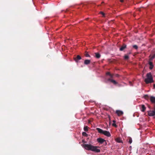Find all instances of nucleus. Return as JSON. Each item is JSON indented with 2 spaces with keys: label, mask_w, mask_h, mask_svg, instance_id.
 Here are the masks:
<instances>
[{
  "label": "nucleus",
  "mask_w": 155,
  "mask_h": 155,
  "mask_svg": "<svg viewBox=\"0 0 155 155\" xmlns=\"http://www.w3.org/2000/svg\"><path fill=\"white\" fill-rule=\"evenodd\" d=\"M91 61L89 60H86L84 61V64H90Z\"/></svg>",
  "instance_id": "11"
},
{
  "label": "nucleus",
  "mask_w": 155,
  "mask_h": 155,
  "mask_svg": "<svg viewBox=\"0 0 155 155\" xmlns=\"http://www.w3.org/2000/svg\"><path fill=\"white\" fill-rule=\"evenodd\" d=\"M133 48H135L136 49H137V45H134L133 46Z\"/></svg>",
  "instance_id": "21"
},
{
  "label": "nucleus",
  "mask_w": 155,
  "mask_h": 155,
  "mask_svg": "<svg viewBox=\"0 0 155 155\" xmlns=\"http://www.w3.org/2000/svg\"><path fill=\"white\" fill-rule=\"evenodd\" d=\"M153 109H154V110H153L155 111V104L154 105V108H153Z\"/></svg>",
  "instance_id": "30"
},
{
  "label": "nucleus",
  "mask_w": 155,
  "mask_h": 155,
  "mask_svg": "<svg viewBox=\"0 0 155 155\" xmlns=\"http://www.w3.org/2000/svg\"><path fill=\"white\" fill-rule=\"evenodd\" d=\"M141 108H142V110H141V111H142L143 112H144L145 111V110H146V107H145V106L143 105H141Z\"/></svg>",
  "instance_id": "12"
},
{
  "label": "nucleus",
  "mask_w": 155,
  "mask_h": 155,
  "mask_svg": "<svg viewBox=\"0 0 155 155\" xmlns=\"http://www.w3.org/2000/svg\"><path fill=\"white\" fill-rule=\"evenodd\" d=\"M150 101L151 103L154 104H155V97L153 96H150Z\"/></svg>",
  "instance_id": "6"
},
{
  "label": "nucleus",
  "mask_w": 155,
  "mask_h": 155,
  "mask_svg": "<svg viewBox=\"0 0 155 155\" xmlns=\"http://www.w3.org/2000/svg\"><path fill=\"white\" fill-rule=\"evenodd\" d=\"M108 81H110L114 84H117V82L116 81L110 78H109L108 79Z\"/></svg>",
  "instance_id": "9"
},
{
  "label": "nucleus",
  "mask_w": 155,
  "mask_h": 155,
  "mask_svg": "<svg viewBox=\"0 0 155 155\" xmlns=\"http://www.w3.org/2000/svg\"><path fill=\"white\" fill-rule=\"evenodd\" d=\"M124 59L125 60H127L129 59V56L127 55H125L124 56Z\"/></svg>",
  "instance_id": "17"
},
{
  "label": "nucleus",
  "mask_w": 155,
  "mask_h": 155,
  "mask_svg": "<svg viewBox=\"0 0 155 155\" xmlns=\"http://www.w3.org/2000/svg\"><path fill=\"white\" fill-rule=\"evenodd\" d=\"M81 59V57L80 55H77L76 57L74 58V60L76 61V62L78 63V61L80 60Z\"/></svg>",
  "instance_id": "8"
},
{
  "label": "nucleus",
  "mask_w": 155,
  "mask_h": 155,
  "mask_svg": "<svg viewBox=\"0 0 155 155\" xmlns=\"http://www.w3.org/2000/svg\"><path fill=\"white\" fill-rule=\"evenodd\" d=\"M150 97L147 94H146L144 95L143 97L144 98V99L148 101L149 99H150Z\"/></svg>",
  "instance_id": "14"
},
{
  "label": "nucleus",
  "mask_w": 155,
  "mask_h": 155,
  "mask_svg": "<svg viewBox=\"0 0 155 155\" xmlns=\"http://www.w3.org/2000/svg\"><path fill=\"white\" fill-rule=\"evenodd\" d=\"M116 141L118 143H122V141L120 137H117L115 139Z\"/></svg>",
  "instance_id": "13"
},
{
  "label": "nucleus",
  "mask_w": 155,
  "mask_h": 155,
  "mask_svg": "<svg viewBox=\"0 0 155 155\" xmlns=\"http://www.w3.org/2000/svg\"><path fill=\"white\" fill-rule=\"evenodd\" d=\"M119 76V75L118 74H115V76L116 77H118Z\"/></svg>",
  "instance_id": "28"
},
{
  "label": "nucleus",
  "mask_w": 155,
  "mask_h": 155,
  "mask_svg": "<svg viewBox=\"0 0 155 155\" xmlns=\"http://www.w3.org/2000/svg\"><path fill=\"white\" fill-rule=\"evenodd\" d=\"M126 45L125 44H124V45H123V46H121V48H120V49H119V50H120V51H123L124 49L126 48Z\"/></svg>",
  "instance_id": "10"
},
{
  "label": "nucleus",
  "mask_w": 155,
  "mask_h": 155,
  "mask_svg": "<svg viewBox=\"0 0 155 155\" xmlns=\"http://www.w3.org/2000/svg\"><path fill=\"white\" fill-rule=\"evenodd\" d=\"M81 146H82V147L84 148V149L88 150H91L96 153H99L100 152V150L97 148L99 147H98L94 146L91 144H81Z\"/></svg>",
  "instance_id": "1"
},
{
  "label": "nucleus",
  "mask_w": 155,
  "mask_h": 155,
  "mask_svg": "<svg viewBox=\"0 0 155 155\" xmlns=\"http://www.w3.org/2000/svg\"><path fill=\"white\" fill-rule=\"evenodd\" d=\"M82 135H83V136H85V137H87V134L86 133H85V132H84L82 133Z\"/></svg>",
  "instance_id": "20"
},
{
  "label": "nucleus",
  "mask_w": 155,
  "mask_h": 155,
  "mask_svg": "<svg viewBox=\"0 0 155 155\" xmlns=\"http://www.w3.org/2000/svg\"><path fill=\"white\" fill-rule=\"evenodd\" d=\"M85 56L86 57H90V55L88 54V53L87 52H85Z\"/></svg>",
  "instance_id": "18"
},
{
  "label": "nucleus",
  "mask_w": 155,
  "mask_h": 155,
  "mask_svg": "<svg viewBox=\"0 0 155 155\" xmlns=\"http://www.w3.org/2000/svg\"><path fill=\"white\" fill-rule=\"evenodd\" d=\"M129 143L131 144V143L132 142V139L131 138H129Z\"/></svg>",
  "instance_id": "19"
},
{
  "label": "nucleus",
  "mask_w": 155,
  "mask_h": 155,
  "mask_svg": "<svg viewBox=\"0 0 155 155\" xmlns=\"http://www.w3.org/2000/svg\"><path fill=\"white\" fill-rule=\"evenodd\" d=\"M113 123H115L116 121L115 120H113Z\"/></svg>",
  "instance_id": "32"
},
{
  "label": "nucleus",
  "mask_w": 155,
  "mask_h": 155,
  "mask_svg": "<svg viewBox=\"0 0 155 155\" xmlns=\"http://www.w3.org/2000/svg\"><path fill=\"white\" fill-rule=\"evenodd\" d=\"M153 66H150V67H149L150 69V70L152 69V68H153Z\"/></svg>",
  "instance_id": "25"
},
{
  "label": "nucleus",
  "mask_w": 155,
  "mask_h": 155,
  "mask_svg": "<svg viewBox=\"0 0 155 155\" xmlns=\"http://www.w3.org/2000/svg\"><path fill=\"white\" fill-rule=\"evenodd\" d=\"M120 1L121 2H124V0H120Z\"/></svg>",
  "instance_id": "31"
},
{
  "label": "nucleus",
  "mask_w": 155,
  "mask_h": 155,
  "mask_svg": "<svg viewBox=\"0 0 155 155\" xmlns=\"http://www.w3.org/2000/svg\"><path fill=\"white\" fill-rule=\"evenodd\" d=\"M98 143L102 144L104 142H105V144H106V142L105 140L101 138H99L97 139Z\"/></svg>",
  "instance_id": "4"
},
{
  "label": "nucleus",
  "mask_w": 155,
  "mask_h": 155,
  "mask_svg": "<svg viewBox=\"0 0 155 155\" xmlns=\"http://www.w3.org/2000/svg\"><path fill=\"white\" fill-rule=\"evenodd\" d=\"M153 87H154V88L155 89V84H153Z\"/></svg>",
  "instance_id": "33"
},
{
  "label": "nucleus",
  "mask_w": 155,
  "mask_h": 155,
  "mask_svg": "<svg viewBox=\"0 0 155 155\" xmlns=\"http://www.w3.org/2000/svg\"><path fill=\"white\" fill-rule=\"evenodd\" d=\"M149 64L150 66H153V63L151 61L149 62Z\"/></svg>",
  "instance_id": "22"
},
{
  "label": "nucleus",
  "mask_w": 155,
  "mask_h": 155,
  "mask_svg": "<svg viewBox=\"0 0 155 155\" xmlns=\"http://www.w3.org/2000/svg\"><path fill=\"white\" fill-rule=\"evenodd\" d=\"M147 78H145L144 81L146 84L152 83L153 82V77L150 73L147 74Z\"/></svg>",
  "instance_id": "2"
},
{
  "label": "nucleus",
  "mask_w": 155,
  "mask_h": 155,
  "mask_svg": "<svg viewBox=\"0 0 155 155\" xmlns=\"http://www.w3.org/2000/svg\"><path fill=\"white\" fill-rule=\"evenodd\" d=\"M100 13L103 15V17H104V15H105V14H104V13H103V12H100Z\"/></svg>",
  "instance_id": "24"
},
{
  "label": "nucleus",
  "mask_w": 155,
  "mask_h": 155,
  "mask_svg": "<svg viewBox=\"0 0 155 155\" xmlns=\"http://www.w3.org/2000/svg\"><path fill=\"white\" fill-rule=\"evenodd\" d=\"M95 57L96 58H100L101 55L100 54H99V53H95Z\"/></svg>",
  "instance_id": "15"
},
{
  "label": "nucleus",
  "mask_w": 155,
  "mask_h": 155,
  "mask_svg": "<svg viewBox=\"0 0 155 155\" xmlns=\"http://www.w3.org/2000/svg\"><path fill=\"white\" fill-rule=\"evenodd\" d=\"M116 113L117 116H120L123 114V112L122 111L118 110H116Z\"/></svg>",
  "instance_id": "7"
},
{
  "label": "nucleus",
  "mask_w": 155,
  "mask_h": 155,
  "mask_svg": "<svg viewBox=\"0 0 155 155\" xmlns=\"http://www.w3.org/2000/svg\"><path fill=\"white\" fill-rule=\"evenodd\" d=\"M155 58V54H154V55L152 56V57H151V58L152 59H154Z\"/></svg>",
  "instance_id": "27"
},
{
  "label": "nucleus",
  "mask_w": 155,
  "mask_h": 155,
  "mask_svg": "<svg viewBox=\"0 0 155 155\" xmlns=\"http://www.w3.org/2000/svg\"><path fill=\"white\" fill-rule=\"evenodd\" d=\"M109 76H110V77L111 78H113V75H112V74L110 75H109Z\"/></svg>",
  "instance_id": "29"
},
{
  "label": "nucleus",
  "mask_w": 155,
  "mask_h": 155,
  "mask_svg": "<svg viewBox=\"0 0 155 155\" xmlns=\"http://www.w3.org/2000/svg\"><path fill=\"white\" fill-rule=\"evenodd\" d=\"M112 126H113L114 127H117V125L115 123H113Z\"/></svg>",
  "instance_id": "23"
},
{
  "label": "nucleus",
  "mask_w": 155,
  "mask_h": 155,
  "mask_svg": "<svg viewBox=\"0 0 155 155\" xmlns=\"http://www.w3.org/2000/svg\"><path fill=\"white\" fill-rule=\"evenodd\" d=\"M106 74H107V75H108L112 74H110V73H109V72H107V73H106Z\"/></svg>",
  "instance_id": "26"
},
{
  "label": "nucleus",
  "mask_w": 155,
  "mask_h": 155,
  "mask_svg": "<svg viewBox=\"0 0 155 155\" xmlns=\"http://www.w3.org/2000/svg\"><path fill=\"white\" fill-rule=\"evenodd\" d=\"M82 143H85V141H84V140H82Z\"/></svg>",
  "instance_id": "34"
},
{
  "label": "nucleus",
  "mask_w": 155,
  "mask_h": 155,
  "mask_svg": "<svg viewBox=\"0 0 155 155\" xmlns=\"http://www.w3.org/2000/svg\"><path fill=\"white\" fill-rule=\"evenodd\" d=\"M96 130L98 131V133L100 134H103L108 137H111V134H110V132L109 131L107 130H103L99 128H97Z\"/></svg>",
  "instance_id": "3"
},
{
  "label": "nucleus",
  "mask_w": 155,
  "mask_h": 155,
  "mask_svg": "<svg viewBox=\"0 0 155 155\" xmlns=\"http://www.w3.org/2000/svg\"><path fill=\"white\" fill-rule=\"evenodd\" d=\"M147 114L150 117L153 116L155 115V110H149L147 111Z\"/></svg>",
  "instance_id": "5"
},
{
  "label": "nucleus",
  "mask_w": 155,
  "mask_h": 155,
  "mask_svg": "<svg viewBox=\"0 0 155 155\" xmlns=\"http://www.w3.org/2000/svg\"><path fill=\"white\" fill-rule=\"evenodd\" d=\"M88 127L87 126H85L84 127V130L85 131H87L88 130Z\"/></svg>",
  "instance_id": "16"
}]
</instances>
